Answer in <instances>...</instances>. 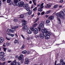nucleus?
Listing matches in <instances>:
<instances>
[{
  "label": "nucleus",
  "mask_w": 65,
  "mask_h": 65,
  "mask_svg": "<svg viewBox=\"0 0 65 65\" xmlns=\"http://www.w3.org/2000/svg\"><path fill=\"white\" fill-rule=\"evenodd\" d=\"M41 31L42 33H44V36L45 37V39H48L50 37L49 35H51V34H52L51 32H48L46 29H42Z\"/></svg>",
  "instance_id": "1"
},
{
  "label": "nucleus",
  "mask_w": 65,
  "mask_h": 65,
  "mask_svg": "<svg viewBox=\"0 0 65 65\" xmlns=\"http://www.w3.org/2000/svg\"><path fill=\"white\" fill-rule=\"evenodd\" d=\"M18 27L19 26H15L14 27H12L11 28L12 29V30H12L9 29H8L7 30V32H10L11 33H13L14 31H15V29H17V28H18Z\"/></svg>",
  "instance_id": "2"
},
{
  "label": "nucleus",
  "mask_w": 65,
  "mask_h": 65,
  "mask_svg": "<svg viewBox=\"0 0 65 65\" xmlns=\"http://www.w3.org/2000/svg\"><path fill=\"white\" fill-rule=\"evenodd\" d=\"M62 14L64 15V13L62 11H61L60 12H58L56 14V15L58 17H60L61 18Z\"/></svg>",
  "instance_id": "3"
},
{
  "label": "nucleus",
  "mask_w": 65,
  "mask_h": 65,
  "mask_svg": "<svg viewBox=\"0 0 65 65\" xmlns=\"http://www.w3.org/2000/svg\"><path fill=\"white\" fill-rule=\"evenodd\" d=\"M24 4V3L23 1L20 2V3H18V4H17V6H19V7H22Z\"/></svg>",
  "instance_id": "4"
},
{
  "label": "nucleus",
  "mask_w": 65,
  "mask_h": 65,
  "mask_svg": "<svg viewBox=\"0 0 65 65\" xmlns=\"http://www.w3.org/2000/svg\"><path fill=\"white\" fill-rule=\"evenodd\" d=\"M23 7L25 8V9L27 10V11H29L30 10V8L28 7V4H26L24 5L23 6Z\"/></svg>",
  "instance_id": "5"
},
{
  "label": "nucleus",
  "mask_w": 65,
  "mask_h": 65,
  "mask_svg": "<svg viewBox=\"0 0 65 65\" xmlns=\"http://www.w3.org/2000/svg\"><path fill=\"white\" fill-rule=\"evenodd\" d=\"M27 32L28 34H31L32 32V31L31 30V28H29L27 30Z\"/></svg>",
  "instance_id": "6"
},
{
  "label": "nucleus",
  "mask_w": 65,
  "mask_h": 65,
  "mask_svg": "<svg viewBox=\"0 0 65 65\" xmlns=\"http://www.w3.org/2000/svg\"><path fill=\"white\" fill-rule=\"evenodd\" d=\"M44 22V21H42L41 23H41L39 25V27H40L41 28H43L44 27V25L43 24Z\"/></svg>",
  "instance_id": "7"
},
{
  "label": "nucleus",
  "mask_w": 65,
  "mask_h": 65,
  "mask_svg": "<svg viewBox=\"0 0 65 65\" xmlns=\"http://www.w3.org/2000/svg\"><path fill=\"white\" fill-rule=\"evenodd\" d=\"M22 25L23 26H25V25H26V23H27V21H26L25 20H23L22 21Z\"/></svg>",
  "instance_id": "8"
},
{
  "label": "nucleus",
  "mask_w": 65,
  "mask_h": 65,
  "mask_svg": "<svg viewBox=\"0 0 65 65\" xmlns=\"http://www.w3.org/2000/svg\"><path fill=\"white\" fill-rule=\"evenodd\" d=\"M29 61V59L27 58L25 59V64H28Z\"/></svg>",
  "instance_id": "9"
},
{
  "label": "nucleus",
  "mask_w": 65,
  "mask_h": 65,
  "mask_svg": "<svg viewBox=\"0 0 65 65\" xmlns=\"http://www.w3.org/2000/svg\"><path fill=\"white\" fill-rule=\"evenodd\" d=\"M54 16L53 15L51 16L48 17V19L49 20H54Z\"/></svg>",
  "instance_id": "10"
},
{
  "label": "nucleus",
  "mask_w": 65,
  "mask_h": 65,
  "mask_svg": "<svg viewBox=\"0 0 65 65\" xmlns=\"http://www.w3.org/2000/svg\"><path fill=\"white\" fill-rule=\"evenodd\" d=\"M34 33L35 34H36L38 33V30L37 28H35L34 30Z\"/></svg>",
  "instance_id": "11"
},
{
  "label": "nucleus",
  "mask_w": 65,
  "mask_h": 65,
  "mask_svg": "<svg viewBox=\"0 0 65 65\" xmlns=\"http://www.w3.org/2000/svg\"><path fill=\"white\" fill-rule=\"evenodd\" d=\"M43 33V34L41 33H40V37L41 38H43L44 36V33Z\"/></svg>",
  "instance_id": "12"
},
{
  "label": "nucleus",
  "mask_w": 65,
  "mask_h": 65,
  "mask_svg": "<svg viewBox=\"0 0 65 65\" xmlns=\"http://www.w3.org/2000/svg\"><path fill=\"white\" fill-rule=\"evenodd\" d=\"M23 55L21 54L20 56L19 57L18 60H21L22 59V58H23Z\"/></svg>",
  "instance_id": "13"
},
{
  "label": "nucleus",
  "mask_w": 65,
  "mask_h": 65,
  "mask_svg": "<svg viewBox=\"0 0 65 65\" xmlns=\"http://www.w3.org/2000/svg\"><path fill=\"white\" fill-rule=\"evenodd\" d=\"M60 65H62V64H63V63H64V60L63 59H61L60 60Z\"/></svg>",
  "instance_id": "14"
},
{
  "label": "nucleus",
  "mask_w": 65,
  "mask_h": 65,
  "mask_svg": "<svg viewBox=\"0 0 65 65\" xmlns=\"http://www.w3.org/2000/svg\"><path fill=\"white\" fill-rule=\"evenodd\" d=\"M47 6L46 7V8H50L51 7V5L49 4H47Z\"/></svg>",
  "instance_id": "15"
},
{
  "label": "nucleus",
  "mask_w": 65,
  "mask_h": 65,
  "mask_svg": "<svg viewBox=\"0 0 65 65\" xmlns=\"http://www.w3.org/2000/svg\"><path fill=\"white\" fill-rule=\"evenodd\" d=\"M43 4H44V3H42L40 6V8H41L42 9L44 7V6H43Z\"/></svg>",
  "instance_id": "16"
},
{
  "label": "nucleus",
  "mask_w": 65,
  "mask_h": 65,
  "mask_svg": "<svg viewBox=\"0 0 65 65\" xmlns=\"http://www.w3.org/2000/svg\"><path fill=\"white\" fill-rule=\"evenodd\" d=\"M28 28V27H27V26L25 25L24 26V27L23 28V29L24 30H26Z\"/></svg>",
  "instance_id": "17"
},
{
  "label": "nucleus",
  "mask_w": 65,
  "mask_h": 65,
  "mask_svg": "<svg viewBox=\"0 0 65 65\" xmlns=\"http://www.w3.org/2000/svg\"><path fill=\"white\" fill-rule=\"evenodd\" d=\"M14 3L16 4L17 6V4H18V0H14Z\"/></svg>",
  "instance_id": "18"
},
{
  "label": "nucleus",
  "mask_w": 65,
  "mask_h": 65,
  "mask_svg": "<svg viewBox=\"0 0 65 65\" xmlns=\"http://www.w3.org/2000/svg\"><path fill=\"white\" fill-rule=\"evenodd\" d=\"M63 16L61 15V19H65V14H64H64H62Z\"/></svg>",
  "instance_id": "19"
},
{
  "label": "nucleus",
  "mask_w": 65,
  "mask_h": 65,
  "mask_svg": "<svg viewBox=\"0 0 65 65\" xmlns=\"http://www.w3.org/2000/svg\"><path fill=\"white\" fill-rule=\"evenodd\" d=\"M4 41V39L3 38H0V42L2 43Z\"/></svg>",
  "instance_id": "20"
},
{
  "label": "nucleus",
  "mask_w": 65,
  "mask_h": 65,
  "mask_svg": "<svg viewBox=\"0 0 65 65\" xmlns=\"http://www.w3.org/2000/svg\"><path fill=\"white\" fill-rule=\"evenodd\" d=\"M32 11L30 10H29V11L28 12V14L29 15H30V14H32Z\"/></svg>",
  "instance_id": "21"
},
{
  "label": "nucleus",
  "mask_w": 65,
  "mask_h": 65,
  "mask_svg": "<svg viewBox=\"0 0 65 65\" xmlns=\"http://www.w3.org/2000/svg\"><path fill=\"white\" fill-rule=\"evenodd\" d=\"M37 7H35L33 9V10L34 12L36 11H37Z\"/></svg>",
  "instance_id": "22"
},
{
  "label": "nucleus",
  "mask_w": 65,
  "mask_h": 65,
  "mask_svg": "<svg viewBox=\"0 0 65 65\" xmlns=\"http://www.w3.org/2000/svg\"><path fill=\"white\" fill-rule=\"evenodd\" d=\"M14 43H18V40L15 39L14 41Z\"/></svg>",
  "instance_id": "23"
},
{
  "label": "nucleus",
  "mask_w": 65,
  "mask_h": 65,
  "mask_svg": "<svg viewBox=\"0 0 65 65\" xmlns=\"http://www.w3.org/2000/svg\"><path fill=\"white\" fill-rule=\"evenodd\" d=\"M5 54V53H4L3 52H0V55H1L3 56V55H4Z\"/></svg>",
  "instance_id": "24"
},
{
  "label": "nucleus",
  "mask_w": 65,
  "mask_h": 65,
  "mask_svg": "<svg viewBox=\"0 0 65 65\" xmlns=\"http://www.w3.org/2000/svg\"><path fill=\"white\" fill-rule=\"evenodd\" d=\"M1 61H5V58H3V57L1 59Z\"/></svg>",
  "instance_id": "25"
},
{
  "label": "nucleus",
  "mask_w": 65,
  "mask_h": 65,
  "mask_svg": "<svg viewBox=\"0 0 65 65\" xmlns=\"http://www.w3.org/2000/svg\"><path fill=\"white\" fill-rule=\"evenodd\" d=\"M42 9H41V8H39L38 10V11H40V12H41V11H42L43 10Z\"/></svg>",
  "instance_id": "26"
},
{
  "label": "nucleus",
  "mask_w": 65,
  "mask_h": 65,
  "mask_svg": "<svg viewBox=\"0 0 65 65\" xmlns=\"http://www.w3.org/2000/svg\"><path fill=\"white\" fill-rule=\"evenodd\" d=\"M16 64H17V61H16V60H15L13 61V64L14 65H16Z\"/></svg>",
  "instance_id": "27"
},
{
  "label": "nucleus",
  "mask_w": 65,
  "mask_h": 65,
  "mask_svg": "<svg viewBox=\"0 0 65 65\" xmlns=\"http://www.w3.org/2000/svg\"><path fill=\"white\" fill-rule=\"evenodd\" d=\"M13 21L15 22H17L18 21V20L17 19H15L13 20Z\"/></svg>",
  "instance_id": "28"
},
{
  "label": "nucleus",
  "mask_w": 65,
  "mask_h": 65,
  "mask_svg": "<svg viewBox=\"0 0 65 65\" xmlns=\"http://www.w3.org/2000/svg\"><path fill=\"white\" fill-rule=\"evenodd\" d=\"M32 50H29L28 52H27V54H30V53H31L32 52Z\"/></svg>",
  "instance_id": "29"
},
{
  "label": "nucleus",
  "mask_w": 65,
  "mask_h": 65,
  "mask_svg": "<svg viewBox=\"0 0 65 65\" xmlns=\"http://www.w3.org/2000/svg\"><path fill=\"white\" fill-rule=\"evenodd\" d=\"M21 18H22L23 19L24 18V15L23 14H21L20 15Z\"/></svg>",
  "instance_id": "30"
},
{
  "label": "nucleus",
  "mask_w": 65,
  "mask_h": 65,
  "mask_svg": "<svg viewBox=\"0 0 65 65\" xmlns=\"http://www.w3.org/2000/svg\"><path fill=\"white\" fill-rule=\"evenodd\" d=\"M51 12V10H49L48 11H47L46 12V14H48Z\"/></svg>",
  "instance_id": "31"
},
{
  "label": "nucleus",
  "mask_w": 65,
  "mask_h": 65,
  "mask_svg": "<svg viewBox=\"0 0 65 65\" xmlns=\"http://www.w3.org/2000/svg\"><path fill=\"white\" fill-rule=\"evenodd\" d=\"M46 23L47 24L50 23V21L49 20H47L46 21Z\"/></svg>",
  "instance_id": "32"
},
{
  "label": "nucleus",
  "mask_w": 65,
  "mask_h": 65,
  "mask_svg": "<svg viewBox=\"0 0 65 65\" xmlns=\"http://www.w3.org/2000/svg\"><path fill=\"white\" fill-rule=\"evenodd\" d=\"M27 53V51H24L22 52V53L24 54H25Z\"/></svg>",
  "instance_id": "33"
},
{
  "label": "nucleus",
  "mask_w": 65,
  "mask_h": 65,
  "mask_svg": "<svg viewBox=\"0 0 65 65\" xmlns=\"http://www.w3.org/2000/svg\"><path fill=\"white\" fill-rule=\"evenodd\" d=\"M11 0H7V2L8 3H10L11 2Z\"/></svg>",
  "instance_id": "34"
},
{
  "label": "nucleus",
  "mask_w": 65,
  "mask_h": 65,
  "mask_svg": "<svg viewBox=\"0 0 65 65\" xmlns=\"http://www.w3.org/2000/svg\"><path fill=\"white\" fill-rule=\"evenodd\" d=\"M37 26V23H36L35 24H34L33 25V26L34 27H36Z\"/></svg>",
  "instance_id": "35"
},
{
  "label": "nucleus",
  "mask_w": 65,
  "mask_h": 65,
  "mask_svg": "<svg viewBox=\"0 0 65 65\" xmlns=\"http://www.w3.org/2000/svg\"><path fill=\"white\" fill-rule=\"evenodd\" d=\"M6 62H5L3 63H1V65H5V63H6Z\"/></svg>",
  "instance_id": "36"
},
{
  "label": "nucleus",
  "mask_w": 65,
  "mask_h": 65,
  "mask_svg": "<svg viewBox=\"0 0 65 65\" xmlns=\"http://www.w3.org/2000/svg\"><path fill=\"white\" fill-rule=\"evenodd\" d=\"M57 7H58V5H55L54 6L53 8H57Z\"/></svg>",
  "instance_id": "37"
},
{
  "label": "nucleus",
  "mask_w": 65,
  "mask_h": 65,
  "mask_svg": "<svg viewBox=\"0 0 65 65\" xmlns=\"http://www.w3.org/2000/svg\"><path fill=\"white\" fill-rule=\"evenodd\" d=\"M39 37V35H36L35 36V37L36 38H37V37Z\"/></svg>",
  "instance_id": "38"
},
{
  "label": "nucleus",
  "mask_w": 65,
  "mask_h": 65,
  "mask_svg": "<svg viewBox=\"0 0 65 65\" xmlns=\"http://www.w3.org/2000/svg\"><path fill=\"white\" fill-rule=\"evenodd\" d=\"M16 65H20V63L19 62H18L16 63Z\"/></svg>",
  "instance_id": "39"
},
{
  "label": "nucleus",
  "mask_w": 65,
  "mask_h": 65,
  "mask_svg": "<svg viewBox=\"0 0 65 65\" xmlns=\"http://www.w3.org/2000/svg\"><path fill=\"white\" fill-rule=\"evenodd\" d=\"M57 63V61L56 60L55 61V65H61V64H57V65H56V64Z\"/></svg>",
  "instance_id": "40"
},
{
  "label": "nucleus",
  "mask_w": 65,
  "mask_h": 65,
  "mask_svg": "<svg viewBox=\"0 0 65 65\" xmlns=\"http://www.w3.org/2000/svg\"><path fill=\"white\" fill-rule=\"evenodd\" d=\"M10 36H11L12 37H13L15 35L14 34H10Z\"/></svg>",
  "instance_id": "41"
},
{
  "label": "nucleus",
  "mask_w": 65,
  "mask_h": 65,
  "mask_svg": "<svg viewBox=\"0 0 65 65\" xmlns=\"http://www.w3.org/2000/svg\"><path fill=\"white\" fill-rule=\"evenodd\" d=\"M4 57L3 55H0V58H2Z\"/></svg>",
  "instance_id": "42"
},
{
  "label": "nucleus",
  "mask_w": 65,
  "mask_h": 65,
  "mask_svg": "<svg viewBox=\"0 0 65 65\" xmlns=\"http://www.w3.org/2000/svg\"><path fill=\"white\" fill-rule=\"evenodd\" d=\"M25 47V45L23 44V45L22 47L21 48L22 49H23Z\"/></svg>",
  "instance_id": "43"
},
{
  "label": "nucleus",
  "mask_w": 65,
  "mask_h": 65,
  "mask_svg": "<svg viewBox=\"0 0 65 65\" xmlns=\"http://www.w3.org/2000/svg\"><path fill=\"white\" fill-rule=\"evenodd\" d=\"M39 20V18H37V19L35 21V23H36L37 22V21L38 20Z\"/></svg>",
  "instance_id": "44"
},
{
  "label": "nucleus",
  "mask_w": 65,
  "mask_h": 65,
  "mask_svg": "<svg viewBox=\"0 0 65 65\" xmlns=\"http://www.w3.org/2000/svg\"><path fill=\"white\" fill-rule=\"evenodd\" d=\"M6 44L7 46H8V45H10V43L9 42H7V43Z\"/></svg>",
  "instance_id": "45"
},
{
  "label": "nucleus",
  "mask_w": 65,
  "mask_h": 65,
  "mask_svg": "<svg viewBox=\"0 0 65 65\" xmlns=\"http://www.w3.org/2000/svg\"><path fill=\"white\" fill-rule=\"evenodd\" d=\"M3 49L5 52L6 51V48L4 47L3 48Z\"/></svg>",
  "instance_id": "46"
},
{
  "label": "nucleus",
  "mask_w": 65,
  "mask_h": 65,
  "mask_svg": "<svg viewBox=\"0 0 65 65\" xmlns=\"http://www.w3.org/2000/svg\"><path fill=\"white\" fill-rule=\"evenodd\" d=\"M44 11H43L41 13V15H43V14H44Z\"/></svg>",
  "instance_id": "47"
},
{
  "label": "nucleus",
  "mask_w": 65,
  "mask_h": 65,
  "mask_svg": "<svg viewBox=\"0 0 65 65\" xmlns=\"http://www.w3.org/2000/svg\"><path fill=\"white\" fill-rule=\"evenodd\" d=\"M60 3H62L63 2V0H60V1H59Z\"/></svg>",
  "instance_id": "48"
},
{
  "label": "nucleus",
  "mask_w": 65,
  "mask_h": 65,
  "mask_svg": "<svg viewBox=\"0 0 65 65\" xmlns=\"http://www.w3.org/2000/svg\"><path fill=\"white\" fill-rule=\"evenodd\" d=\"M21 36H22V37L23 38V39H25V37H24L23 35H21Z\"/></svg>",
  "instance_id": "49"
},
{
  "label": "nucleus",
  "mask_w": 65,
  "mask_h": 65,
  "mask_svg": "<svg viewBox=\"0 0 65 65\" xmlns=\"http://www.w3.org/2000/svg\"><path fill=\"white\" fill-rule=\"evenodd\" d=\"M57 19L58 21H59L60 22H61V21H60V18H57Z\"/></svg>",
  "instance_id": "50"
},
{
  "label": "nucleus",
  "mask_w": 65,
  "mask_h": 65,
  "mask_svg": "<svg viewBox=\"0 0 65 65\" xmlns=\"http://www.w3.org/2000/svg\"><path fill=\"white\" fill-rule=\"evenodd\" d=\"M38 28L39 30V31H41V28L39 27H38Z\"/></svg>",
  "instance_id": "51"
},
{
  "label": "nucleus",
  "mask_w": 65,
  "mask_h": 65,
  "mask_svg": "<svg viewBox=\"0 0 65 65\" xmlns=\"http://www.w3.org/2000/svg\"><path fill=\"white\" fill-rule=\"evenodd\" d=\"M35 5H35H36V2H33Z\"/></svg>",
  "instance_id": "52"
},
{
  "label": "nucleus",
  "mask_w": 65,
  "mask_h": 65,
  "mask_svg": "<svg viewBox=\"0 0 65 65\" xmlns=\"http://www.w3.org/2000/svg\"><path fill=\"white\" fill-rule=\"evenodd\" d=\"M2 4V2L1 1H0V6L1 5V4Z\"/></svg>",
  "instance_id": "53"
},
{
  "label": "nucleus",
  "mask_w": 65,
  "mask_h": 65,
  "mask_svg": "<svg viewBox=\"0 0 65 65\" xmlns=\"http://www.w3.org/2000/svg\"><path fill=\"white\" fill-rule=\"evenodd\" d=\"M19 57V56H16L15 57V58H18Z\"/></svg>",
  "instance_id": "54"
},
{
  "label": "nucleus",
  "mask_w": 65,
  "mask_h": 65,
  "mask_svg": "<svg viewBox=\"0 0 65 65\" xmlns=\"http://www.w3.org/2000/svg\"><path fill=\"white\" fill-rule=\"evenodd\" d=\"M11 62V61H10V60H9L8 62V63H10Z\"/></svg>",
  "instance_id": "55"
},
{
  "label": "nucleus",
  "mask_w": 65,
  "mask_h": 65,
  "mask_svg": "<svg viewBox=\"0 0 65 65\" xmlns=\"http://www.w3.org/2000/svg\"><path fill=\"white\" fill-rule=\"evenodd\" d=\"M6 39H7V40H10V39L8 38H7V37H6Z\"/></svg>",
  "instance_id": "56"
},
{
  "label": "nucleus",
  "mask_w": 65,
  "mask_h": 65,
  "mask_svg": "<svg viewBox=\"0 0 65 65\" xmlns=\"http://www.w3.org/2000/svg\"><path fill=\"white\" fill-rule=\"evenodd\" d=\"M23 62H24V61H23V60H21V63H23Z\"/></svg>",
  "instance_id": "57"
},
{
  "label": "nucleus",
  "mask_w": 65,
  "mask_h": 65,
  "mask_svg": "<svg viewBox=\"0 0 65 65\" xmlns=\"http://www.w3.org/2000/svg\"><path fill=\"white\" fill-rule=\"evenodd\" d=\"M29 4H32V1H29Z\"/></svg>",
  "instance_id": "58"
},
{
  "label": "nucleus",
  "mask_w": 65,
  "mask_h": 65,
  "mask_svg": "<svg viewBox=\"0 0 65 65\" xmlns=\"http://www.w3.org/2000/svg\"><path fill=\"white\" fill-rule=\"evenodd\" d=\"M48 15H45V17H46V18H48Z\"/></svg>",
  "instance_id": "59"
},
{
  "label": "nucleus",
  "mask_w": 65,
  "mask_h": 65,
  "mask_svg": "<svg viewBox=\"0 0 65 65\" xmlns=\"http://www.w3.org/2000/svg\"><path fill=\"white\" fill-rule=\"evenodd\" d=\"M32 31H34V29L33 28H32V29H31Z\"/></svg>",
  "instance_id": "60"
},
{
  "label": "nucleus",
  "mask_w": 65,
  "mask_h": 65,
  "mask_svg": "<svg viewBox=\"0 0 65 65\" xmlns=\"http://www.w3.org/2000/svg\"><path fill=\"white\" fill-rule=\"evenodd\" d=\"M8 52H10V51H11V50H8Z\"/></svg>",
  "instance_id": "61"
},
{
  "label": "nucleus",
  "mask_w": 65,
  "mask_h": 65,
  "mask_svg": "<svg viewBox=\"0 0 65 65\" xmlns=\"http://www.w3.org/2000/svg\"><path fill=\"white\" fill-rule=\"evenodd\" d=\"M40 13L39 12L38 13V15H40Z\"/></svg>",
  "instance_id": "62"
},
{
  "label": "nucleus",
  "mask_w": 65,
  "mask_h": 65,
  "mask_svg": "<svg viewBox=\"0 0 65 65\" xmlns=\"http://www.w3.org/2000/svg\"><path fill=\"white\" fill-rule=\"evenodd\" d=\"M13 63L12 62L11 63V65H14Z\"/></svg>",
  "instance_id": "63"
},
{
  "label": "nucleus",
  "mask_w": 65,
  "mask_h": 65,
  "mask_svg": "<svg viewBox=\"0 0 65 65\" xmlns=\"http://www.w3.org/2000/svg\"><path fill=\"white\" fill-rule=\"evenodd\" d=\"M61 65H65V62H64L62 64H61Z\"/></svg>",
  "instance_id": "64"
}]
</instances>
